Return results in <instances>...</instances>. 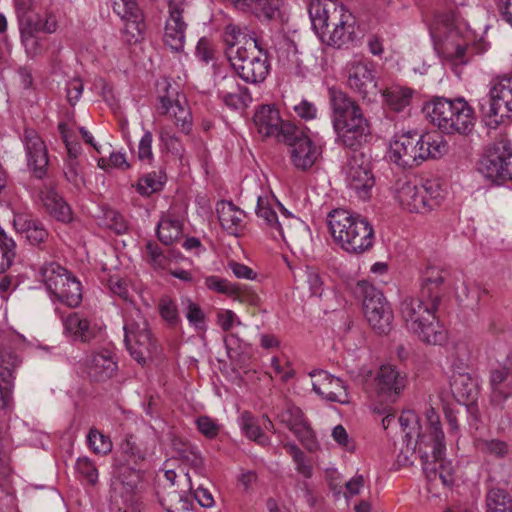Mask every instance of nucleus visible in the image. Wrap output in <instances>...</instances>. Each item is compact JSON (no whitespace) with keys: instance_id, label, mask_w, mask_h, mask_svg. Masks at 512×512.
<instances>
[{"instance_id":"39448f33","label":"nucleus","mask_w":512,"mask_h":512,"mask_svg":"<svg viewBox=\"0 0 512 512\" xmlns=\"http://www.w3.org/2000/svg\"><path fill=\"white\" fill-rule=\"evenodd\" d=\"M239 46L235 51L227 52V58L237 73L246 83L258 84L263 82L270 70L267 50L259 41L257 47Z\"/></svg>"},{"instance_id":"13d9d810","label":"nucleus","mask_w":512,"mask_h":512,"mask_svg":"<svg viewBox=\"0 0 512 512\" xmlns=\"http://www.w3.org/2000/svg\"><path fill=\"white\" fill-rule=\"evenodd\" d=\"M64 175L66 180L75 188L80 189L85 186V176L78 160H66L64 166Z\"/></svg>"},{"instance_id":"423d86ee","label":"nucleus","mask_w":512,"mask_h":512,"mask_svg":"<svg viewBox=\"0 0 512 512\" xmlns=\"http://www.w3.org/2000/svg\"><path fill=\"white\" fill-rule=\"evenodd\" d=\"M124 332L126 348L137 363L146 366L160 359L161 350L144 318L128 321Z\"/></svg>"},{"instance_id":"cd10ccee","label":"nucleus","mask_w":512,"mask_h":512,"mask_svg":"<svg viewBox=\"0 0 512 512\" xmlns=\"http://www.w3.org/2000/svg\"><path fill=\"white\" fill-rule=\"evenodd\" d=\"M13 226L18 232L25 233L27 240L32 245H39L48 238V232L43 224L28 214H15Z\"/></svg>"},{"instance_id":"6e6d98bb","label":"nucleus","mask_w":512,"mask_h":512,"mask_svg":"<svg viewBox=\"0 0 512 512\" xmlns=\"http://www.w3.org/2000/svg\"><path fill=\"white\" fill-rule=\"evenodd\" d=\"M347 386H336V389L330 390V386H313V390L330 402L347 404L350 402L349 395L346 390Z\"/></svg>"},{"instance_id":"052dcab7","label":"nucleus","mask_w":512,"mask_h":512,"mask_svg":"<svg viewBox=\"0 0 512 512\" xmlns=\"http://www.w3.org/2000/svg\"><path fill=\"white\" fill-rule=\"evenodd\" d=\"M404 378L405 376L390 364L382 365L375 376L377 384H400Z\"/></svg>"},{"instance_id":"bb28decb","label":"nucleus","mask_w":512,"mask_h":512,"mask_svg":"<svg viewBox=\"0 0 512 512\" xmlns=\"http://www.w3.org/2000/svg\"><path fill=\"white\" fill-rule=\"evenodd\" d=\"M404 386H367L366 393L372 402V410L377 414L390 412Z\"/></svg>"},{"instance_id":"aec40b11","label":"nucleus","mask_w":512,"mask_h":512,"mask_svg":"<svg viewBox=\"0 0 512 512\" xmlns=\"http://www.w3.org/2000/svg\"><path fill=\"white\" fill-rule=\"evenodd\" d=\"M254 123L258 132L265 137H276L278 141H282L286 132L284 131L287 125L291 123L282 122L279 112L276 108L269 105H263L258 109L254 115Z\"/></svg>"},{"instance_id":"3c124183","label":"nucleus","mask_w":512,"mask_h":512,"mask_svg":"<svg viewBox=\"0 0 512 512\" xmlns=\"http://www.w3.org/2000/svg\"><path fill=\"white\" fill-rule=\"evenodd\" d=\"M278 418L291 432L307 421L303 411L292 404L287 405V408L278 415Z\"/></svg>"},{"instance_id":"f257e3e1","label":"nucleus","mask_w":512,"mask_h":512,"mask_svg":"<svg viewBox=\"0 0 512 512\" xmlns=\"http://www.w3.org/2000/svg\"><path fill=\"white\" fill-rule=\"evenodd\" d=\"M448 274L445 269L428 267L421 277L418 297H406L400 304L401 317L408 330L428 344H441L446 339L436 312L449 291Z\"/></svg>"},{"instance_id":"f3484780","label":"nucleus","mask_w":512,"mask_h":512,"mask_svg":"<svg viewBox=\"0 0 512 512\" xmlns=\"http://www.w3.org/2000/svg\"><path fill=\"white\" fill-rule=\"evenodd\" d=\"M131 479L116 484L111 494V504L118 512H140L136 487L140 479L139 470L131 468Z\"/></svg>"},{"instance_id":"9d476101","label":"nucleus","mask_w":512,"mask_h":512,"mask_svg":"<svg viewBox=\"0 0 512 512\" xmlns=\"http://www.w3.org/2000/svg\"><path fill=\"white\" fill-rule=\"evenodd\" d=\"M344 173L348 186L355 191L360 199L367 200L371 197V190L375 186V177L371 164L363 153L354 152L348 158L344 166Z\"/></svg>"},{"instance_id":"4468645a","label":"nucleus","mask_w":512,"mask_h":512,"mask_svg":"<svg viewBox=\"0 0 512 512\" xmlns=\"http://www.w3.org/2000/svg\"><path fill=\"white\" fill-rule=\"evenodd\" d=\"M169 17L166 20L163 41L172 51L181 52L185 43L187 24L183 20L184 0L169 1Z\"/></svg>"},{"instance_id":"2eb2a0df","label":"nucleus","mask_w":512,"mask_h":512,"mask_svg":"<svg viewBox=\"0 0 512 512\" xmlns=\"http://www.w3.org/2000/svg\"><path fill=\"white\" fill-rule=\"evenodd\" d=\"M114 12L125 22L122 30L123 40L128 44H135L143 38L145 23L136 2L114 1Z\"/></svg>"},{"instance_id":"5701e85b","label":"nucleus","mask_w":512,"mask_h":512,"mask_svg":"<svg viewBox=\"0 0 512 512\" xmlns=\"http://www.w3.org/2000/svg\"><path fill=\"white\" fill-rule=\"evenodd\" d=\"M172 459L179 460L183 465L190 467L195 473L203 476L205 473L204 460L195 447L181 438L173 437L171 440Z\"/></svg>"},{"instance_id":"4d7b16f0","label":"nucleus","mask_w":512,"mask_h":512,"mask_svg":"<svg viewBox=\"0 0 512 512\" xmlns=\"http://www.w3.org/2000/svg\"><path fill=\"white\" fill-rule=\"evenodd\" d=\"M293 434L309 452H315L319 449V443L308 421L294 430Z\"/></svg>"},{"instance_id":"4c0bfd02","label":"nucleus","mask_w":512,"mask_h":512,"mask_svg":"<svg viewBox=\"0 0 512 512\" xmlns=\"http://www.w3.org/2000/svg\"><path fill=\"white\" fill-rule=\"evenodd\" d=\"M329 96L333 110V121L342 122V118L354 107L359 106L343 91L331 87L329 88Z\"/></svg>"},{"instance_id":"5fc2aeb1","label":"nucleus","mask_w":512,"mask_h":512,"mask_svg":"<svg viewBox=\"0 0 512 512\" xmlns=\"http://www.w3.org/2000/svg\"><path fill=\"white\" fill-rule=\"evenodd\" d=\"M87 442L92 451L96 454H107L112 450L110 438L97 429L91 428L87 435Z\"/></svg>"},{"instance_id":"2f4dec72","label":"nucleus","mask_w":512,"mask_h":512,"mask_svg":"<svg viewBox=\"0 0 512 512\" xmlns=\"http://www.w3.org/2000/svg\"><path fill=\"white\" fill-rule=\"evenodd\" d=\"M217 214L222 228L231 235H238L243 227L244 212L232 202L221 201L217 204Z\"/></svg>"},{"instance_id":"c9c22d12","label":"nucleus","mask_w":512,"mask_h":512,"mask_svg":"<svg viewBox=\"0 0 512 512\" xmlns=\"http://www.w3.org/2000/svg\"><path fill=\"white\" fill-rule=\"evenodd\" d=\"M384 98L385 104L393 111H403L405 107L410 105L413 90L408 87L391 86L380 92Z\"/></svg>"},{"instance_id":"c756f323","label":"nucleus","mask_w":512,"mask_h":512,"mask_svg":"<svg viewBox=\"0 0 512 512\" xmlns=\"http://www.w3.org/2000/svg\"><path fill=\"white\" fill-rule=\"evenodd\" d=\"M222 38L227 46L225 50L226 55L227 52L235 51L239 46L259 45V40L253 31H250L246 26L241 27L233 23L225 26Z\"/></svg>"},{"instance_id":"a19ab883","label":"nucleus","mask_w":512,"mask_h":512,"mask_svg":"<svg viewBox=\"0 0 512 512\" xmlns=\"http://www.w3.org/2000/svg\"><path fill=\"white\" fill-rule=\"evenodd\" d=\"M16 257V243L0 227V273L6 272Z\"/></svg>"},{"instance_id":"6e6552de","label":"nucleus","mask_w":512,"mask_h":512,"mask_svg":"<svg viewBox=\"0 0 512 512\" xmlns=\"http://www.w3.org/2000/svg\"><path fill=\"white\" fill-rule=\"evenodd\" d=\"M478 171L496 185L512 182V145L510 141L502 139L487 146L479 159Z\"/></svg>"},{"instance_id":"a211bd4d","label":"nucleus","mask_w":512,"mask_h":512,"mask_svg":"<svg viewBox=\"0 0 512 512\" xmlns=\"http://www.w3.org/2000/svg\"><path fill=\"white\" fill-rule=\"evenodd\" d=\"M371 64L367 62L353 63L349 70L348 84L364 99L371 100L376 97L381 89L377 86L376 77Z\"/></svg>"},{"instance_id":"f8f14e48","label":"nucleus","mask_w":512,"mask_h":512,"mask_svg":"<svg viewBox=\"0 0 512 512\" xmlns=\"http://www.w3.org/2000/svg\"><path fill=\"white\" fill-rule=\"evenodd\" d=\"M481 111L486 117H500L496 124L512 113V75L499 77L489 91L486 104H481Z\"/></svg>"},{"instance_id":"774afa93","label":"nucleus","mask_w":512,"mask_h":512,"mask_svg":"<svg viewBox=\"0 0 512 512\" xmlns=\"http://www.w3.org/2000/svg\"><path fill=\"white\" fill-rule=\"evenodd\" d=\"M192 495L193 499L204 508H210L214 505V498L211 492L202 483L198 484L195 489L193 488Z\"/></svg>"},{"instance_id":"8fccbe9b","label":"nucleus","mask_w":512,"mask_h":512,"mask_svg":"<svg viewBox=\"0 0 512 512\" xmlns=\"http://www.w3.org/2000/svg\"><path fill=\"white\" fill-rule=\"evenodd\" d=\"M275 49L278 61L283 65H299V58L297 56L298 49L294 41L289 38H282Z\"/></svg>"},{"instance_id":"7c9ffc66","label":"nucleus","mask_w":512,"mask_h":512,"mask_svg":"<svg viewBox=\"0 0 512 512\" xmlns=\"http://www.w3.org/2000/svg\"><path fill=\"white\" fill-rule=\"evenodd\" d=\"M424 190L411 182H405L397 192V198L401 206L409 212L426 213L427 206L422 195Z\"/></svg>"},{"instance_id":"09e8293b","label":"nucleus","mask_w":512,"mask_h":512,"mask_svg":"<svg viewBox=\"0 0 512 512\" xmlns=\"http://www.w3.org/2000/svg\"><path fill=\"white\" fill-rule=\"evenodd\" d=\"M164 176L162 173H148L141 177L137 183V192L142 196H150L152 193L158 192L164 185Z\"/></svg>"},{"instance_id":"49530a36","label":"nucleus","mask_w":512,"mask_h":512,"mask_svg":"<svg viewBox=\"0 0 512 512\" xmlns=\"http://www.w3.org/2000/svg\"><path fill=\"white\" fill-rule=\"evenodd\" d=\"M451 390L455 401L461 405H465L469 412H472L476 406L479 394V386H453Z\"/></svg>"},{"instance_id":"e433bc0d","label":"nucleus","mask_w":512,"mask_h":512,"mask_svg":"<svg viewBox=\"0 0 512 512\" xmlns=\"http://www.w3.org/2000/svg\"><path fill=\"white\" fill-rule=\"evenodd\" d=\"M256 214L259 218H262L266 225L274 230L277 235L272 232L274 238L277 236L281 237L284 241H286V235L284 232V227L281 221H279L276 212L270 207L268 199L262 196L257 197V206H256Z\"/></svg>"},{"instance_id":"864d4df0","label":"nucleus","mask_w":512,"mask_h":512,"mask_svg":"<svg viewBox=\"0 0 512 512\" xmlns=\"http://www.w3.org/2000/svg\"><path fill=\"white\" fill-rule=\"evenodd\" d=\"M158 311L170 327H175L180 322L177 305L169 296L165 295L159 299Z\"/></svg>"},{"instance_id":"338daca9","label":"nucleus","mask_w":512,"mask_h":512,"mask_svg":"<svg viewBox=\"0 0 512 512\" xmlns=\"http://www.w3.org/2000/svg\"><path fill=\"white\" fill-rule=\"evenodd\" d=\"M122 453L124 456V467L129 468L130 465L137 464L139 460H143L144 456L142 455L139 448H137L133 443L130 441H126V443L122 444Z\"/></svg>"},{"instance_id":"603ef678","label":"nucleus","mask_w":512,"mask_h":512,"mask_svg":"<svg viewBox=\"0 0 512 512\" xmlns=\"http://www.w3.org/2000/svg\"><path fill=\"white\" fill-rule=\"evenodd\" d=\"M422 192V195L425 198V204L427 206V211H431L438 207L443 200V191L440 188V185L435 181L427 180L424 184L419 186Z\"/></svg>"},{"instance_id":"a18cd8bd","label":"nucleus","mask_w":512,"mask_h":512,"mask_svg":"<svg viewBox=\"0 0 512 512\" xmlns=\"http://www.w3.org/2000/svg\"><path fill=\"white\" fill-rule=\"evenodd\" d=\"M477 448L480 452L494 456L496 458H504L510 452L507 442L500 439H478Z\"/></svg>"},{"instance_id":"79ce46f5","label":"nucleus","mask_w":512,"mask_h":512,"mask_svg":"<svg viewBox=\"0 0 512 512\" xmlns=\"http://www.w3.org/2000/svg\"><path fill=\"white\" fill-rule=\"evenodd\" d=\"M486 502L488 512H512V500L503 489H491L487 494Z\"/></svg>"},{"instance_id":"1a4fd4ad","label":"nucleus","mask_w":512,"mask_h":512,"mask_svg":"<svg viewBox=\"0 0 512 512\" xmlns=\"http://www.w3.org/2000/svg\"><path fill=\"white\" fill-rule=\"evenodd\" d=\"M363 310L371 329L377 335H388L393 329L394 314L383 293L373 285L364 284Z\"/></svg>"},{"instance_id":"f03ea898","label":"nucleus","mask_w":512,"mask_h":512,"mask_svg":"<svg viewBox=\"0 0 512 512\" xmlns=\"http://www.w3.org/2000/svg\"><path fill=\"white\" fill-rule=\"evenodd\" d=\"M313 29L322 42L342 47L352 40L354 17L336 0L311 1L308 8Z\"/></svg>"},{"instance_id":"a878e982","label":"nucleus","mask_w":512,"mask_h":512,"mask_svg":"<svg viewBox=\"0 0 512 512\" xmlns=\"http://www.w3.org/2000/svg\"><path fill=\"white\" fill-rule=\"evenodd\" d=\"M359 214H352L345 209H335L328 214V226L334 240L342 247Z\"/></svg>"},{"instance_id":"58836bf2","label":"nucleus","mask_w":512,"mask_h":512,"mask_svg":"<svg viewBox=\"0 0 512 512\" xmlns=\"http://www.w3.org/2000/svg\"><path fill=\"white\" fill-rule=\"evenodd\" d=\"M426 435L418 434V439L416 441L415 449L420 453V457L422 460L423 471L425 472L429 481H435L439 478V468L436 466L437 462L429 460L431 457V452L427 451V448H431V446L426 442Z\"/></svg>"},{"instance_id":"de8ad7c7","label":"nucleus","mask_w":512,"mask_h":512,"mask_svg":"<svg viewBox=\"0 0 512 512\" xmlns=\"http://www.w3.org/2000/svg\"><path fill=\"white\" fill-rule=\"evenodd\" d=\"M241 428L245 435L251 440L264 445L266 444L268 438L262 432L260 426L257 424L256 419L252 416L250 412H243L241 416Z\"/></svg>"},{"instance_id":"680f3d73","label":"nucleus","mask_w":512,"mask_h":512,"mask_svg":"<svg viewBox=\"0 0 512 512\" xmlns=\"http://www.w3.org/2000/svg\"><path fill=\"white\" fill-rule=\"evenodd\" d=\"M18 21L21 35L35 34L42 31V18L36 12L24 15Z\"/></svg>"},{"instance_id":"7ed1b4c3","label":"nucleus","mask_w":512,"mask_h":512,"mask_svg":"<svg viewBox=\"0 0 512 512\" xmlns=\"http://www.w3.org/2000/svg\"><path fill=\"white\" fill-rule=\"evenodd\" d=\"M446 151L447 144L440 135L407 131L394 136L390 144V159L398 166L412 168L429 158H440Z\"/></svg>"},{"instance_id":"9b49d317","label":"nucleus","mask_w":512,"mask_h":512,"mask_svg":"<svg viewBox=\"0 0 512 512\" xmlns=\"http://www.w3.org/2000/svg\"><path fill=\"white\" fill-rule=\"evenodd\" d=\"M284 131L286 135L282 141L290 147L293 165L303 171L311 168L319 155L313 141L295 125H287Z\"/></svg>"},{"instance_id":"0eeeda50","label":"nucleus","mask_w":512,"mask_h":512,"mask_svg":"<svg viewBox=\"0 0 512 512\" xmlns=\"http://www.w3.org/2000/svg\"><path fill=\"white\" fill-rule=\"evenodd\" d=\"M41 275L46 289L68 307H77L82 301L80 282L68 270L55 262L45 264Z\"/></svg>"},{"instance_id":"f704fd0d","label":"nucleus","mask_w":512,"mask_h":512,"mask_svg":"<svg viewBox=\"0 0 512 512\" xmlns=\"http://www.w3.org/2000/svg\"><path fill=\"white\" fill-rule=\"evenodd\" d=\"M426 417L429 423V442L426 441L432 448V456L435 459H441L445 454L444 432L441 428L439 415L433 407L426 410ZM428 440V437L426 438Z\"/></svg>"},{"instance_id":"69168bd1","label":"nucleus","mask_w":512,"mask_h":512,"mask_svg":"<svg viewBox=\"0 0 512 512\" xmlns=\"http://www.w3.org/2000/svg\"><path fill=\"white\" fill-rule=\"evenodd\" d=\"M508 380L512 381V353L507 357L505 364L493 370L490 376L491 384H501Z\"/></svg>"},{"instance_id":"0e129e2a","label":"nucleus","mask_w":512,"mask_h":512,"mask_svg":"<svg viewBox=\"0 0 512 512\" xmlns=\"http://www.w3.org/2000/svg\"><path fill=\"white\" fill-rule=\"evenodd\" d=\"M186 318L196 329H202L205 326L204 312L198 304L189 299L186 301Z\"/></svg>"},{"instance_id":"dca6fc26","label":"nucleus","mask_w":512,"mask_h":512,"mask_svg":"<svg viewBox=\"0 0 512 512\" xmlns=\"http://www.w3.org/2000/svg\"><path fill=\"white\" fill-rule=\"evenodd\" d=\"M238 10L260 21L283 23L286 20L283 0H229Z\"/></svg>"},{"instance_id":"20e7f679","label":"nucleus","mask_w":512,"mask_h":512,"mask_svg":"<svg viewBox=\"0 0 512 512\" xmlns=\"http://www.w3.org/2000/svg\"><path fill=\"white\" fill-rule=\"evenodd\" d=\"M430 117L432 123L447 135H468L474 129V110L464 98H434Z\"/></svg>"},{"instance_id":"72a5a7b5","label":"nucleus","mask_w":512,"mask_h":512,"mask_svg":"<svg viewBox=\"0 0 512 512\" xmlns=\"http://www.w3.org/2000/svg\"><path fill=\"white\" fill-rule=\"evenodd\" d=\"M219 95L223 102L233 109L245 106V101L249 98L248 89L239 86L233 77H224L222 79Z\"/></svg>"},{"instance_id":"bf43d9fd","label":"nucleus","mask_w":512,"mask_h":512,"mask_svg":"<svg viewBox=\"0 0 512 512\" xmlns=\"http://www.w3.org/2000/svg\"><path fill=\"white\" fill-rule=\"evenodd\" d=\"M205 285L210 290L228 296H232L234 295V293L238 292V285L231 284L228 280L220 278L218 276L206 277Z\"/></svg>"},{"instance_id":"b1692460","label":"nucleus","mask_w":512,"mask_h":512,"mask_svg":"<svg viewBox=\"0 0 512 512\" xmlns=\"http://www.w3.org/2000/svg\"><path fill=\"white\" fill-rule=\"evenodd\" d=\"M193 483L189 473H183L177 483V489L169 492L168 512H188L193 505Z\"/></svg>"},{"instance_id":"412c9836","label":"nucleus","mask_w":512,"mask_h":512,"mask_svg":"<svg viewBox=\"0 0 512 512\" xmlns=\"http://www.w3.org/2000/svg\"><path fill=\"white\" fill-rule=\"evenodd\" d=\"M374 243V230L370 222L363 217H356L353 230L347 236L342 249L348 253L361 254L370 248Z\"/></svg>"},{"instance_id":"473e14b6","label":"nucleus","mask_w":512,"mask_h":512,"mask_svg":"<svg viewBox=\"0 0 512 512\" xmlns=\"http://www.w3.org/2000/svg\"><path fill=\"white\" fill-rule=\"evenodd\" d=\"M158 111L160 114H172L175 119V125L180 127L181 131L188 134L191 131V113L179 100L172 101L170 97L161 96Z\"/></svg>"},{"instance_id":"4be33fe9","label":"nucleus","mask_w":512,"mask_h":512,"mask_svg":"<svg viewBox=\"0 0 512 512\" xmlns=\"http://www.w3.org/2000/svg\"><path fill=\"white\" fill-rule=\"evenodd\" d=\"M13 344L14 339L10 335L0 333V384H12L16 379V369L22 363Z\"/></svg>"},{"instance_id":"393cba45","label":"nucleus","mask_w":512,"mask_h":512,"mask_svg":"<svg viewBox=\"0 0 512 512\" xmlns=\"http://www.w3.org/2000/svg\"><path fill=\"white\" fill-rule=\"evenodd\" d=\"M117 370V363L108 351L92 355L87 365V374L93 382H106L116 374Z\"/></svg>"},{"instance_id":"6ab92c4d","label":"nucleus","mask_w":512,"mask_h":512,"mask_svg":"<svg viewBox=\"0 0 512 512\" xmlns=\"http://www.w3.org/2000/svg\"><path fill=\"white\" fill-rule=\"evenodd\" d=\"M24 143L26 147L28 166L38 179L46 175L48 165V152L44 141L33 129H25Z\"/></svg>"},{"instance_id":"37998d69","label":"nucleus","mask_w":512,"mask_h":512,"mask_svg":"<svg viewBox=\"0 0 512 512\" xmlns=\"http://www.w3.org/2000/svg\"><path fill=\"white\" fill-rule=\"evenodd\" d=\"M445 58L453 65L467 64L473 55L477 54V48L474 45L456 43L452 50L448 46L445 48Z\"/></svg>"},{"instance_id":"e2e57ef3","label":"nucleus","mask_w":512,"mask_h":512,"mask_svg":"<svg viewBox=\"0 0 512 512\" xmlns=\"http://www.w3.org/2000/svg\"><path fill=\"white\" fill-rule=\"evenodd\" d=\"M77 472L82 475L86 481L95 485L98 481V471L94 463L88 457H80L76 461L75 466Z\"/></svg>"},{"instance_id":"c03bdc74","label":"nucleus","mask_w":512,"mask_h":512,"mask_svg":"<svg viewBox=\"0 0 512 512\" xmlns=\"http://www.w3.org/2000/svg\"><path fill=\"white\" fill-rule=\"evenodd\" d=\"M280 206L282 209V224L286 235V241L290 240L296 243L299 240L297 231L306 233L308 232V227L299 218L294 217L291 213H289L281 204Z\"/></svg>"},{"instance_id":"c85d7f7f","label":"nucleus","mask_w":512,"mask_h":512,"mask_svg":"<svg viewBox=\"0 0 512 512\" xmlns=\"http://www.w3.org/2000/svg\"><path fill=\"white\" fill-rule=\"evenodd\" d=\"M42 204L46 212L55 220L68 223L72 220V210L64 198L54 189L41 192Z\"/></svg>"},{"instance_id":"ddd939ff","label":"nucleus","mask_w":512,"mask_h":512,"mask_svg":"<svg viewBox=\"0 0 512 512\" xmlns=\"http://www.w3.org/2000/svg\"><path fill=\"white\" fill-rule=\"evenodd\" d=\"M348 122L342 118V122L333 121V127L338 140L345 147L354 151L365 143L370 136V125L363 114H354Z\"/></svg>"},{"instance_id":"ea45409f","label":"nucleus","mask_w":512,"mask_h":512,"mask_svg":"<svg viewBox=\"0 0 512 512\" xmlns=\"http://www.w3.org/2000/svg\"><path fill=\"white\" fill-rule=\"evenodd\" d=\"M182 235V223L178 219H162L157 227V237L164 245H171Z\"/></svg>"}]
</instances>
